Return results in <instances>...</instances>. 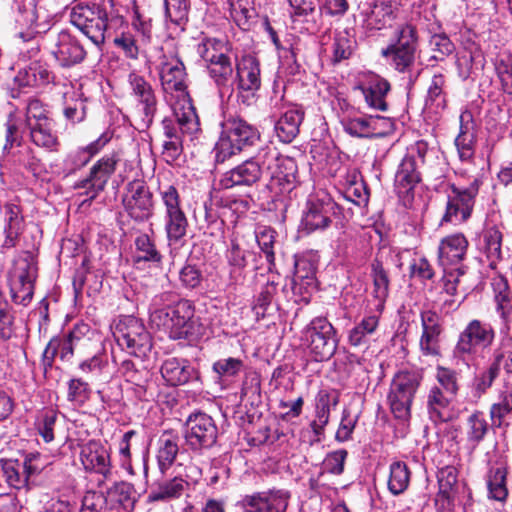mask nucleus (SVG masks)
Instances as JSON below:
<instances>
[{"label": "nucleus", "instance_id": "obj_1", "mask_svg": "<svg viewBox=\"0 0 512 512\" xmlns=\"http://www.w3.org/2000/svg\"><path fill=\"white\" fill-rule=\"evenodd\" d=\"M171 296L170 293H161L153 298L150 308L151 324L174 340L201 335L203 327L199 318L195 317L193 303L182 299L172 306H165Z\"/></svg>", "mask_w": 512, "mask_h": 512}, {"label": "nucleus", "instance_id": "obj_2", "mask_svg": "<svg viewBox=\"0 0 512 512\" xmlns=\"http://www.w3.org/2000/svg\"><path fill=\"white\" fill-rule=\"evenodd\" d=\"M158 194L163 206V225L170 248H180L186 243L189 221L183 208V202L176 186L161 184Z\"/></svg>", "mask_w": 512, "mask_h": 512}, {"label": "nucleus", "instance_id": "obj_3", "mask_svg": "<svg viewBox=\"0 0 512 512\" xmlns=\"http://www.w3.org/2000/svg\"><path fill=\"white\" fill-rule=\"evenodd\" d=\"M258 130L241 118L229 117L221 123V134L215 145V161L224 163L259 140Z\"/></svg>", "mask_w": 512, "mask_h": 512}, {"label": "nucleus", "instance_id": "obj_4", "mask_svg": "<svg viewBox=\"0 0 512 512\" xmlns=\"http://www.w3.org/2000/svg\"><path fill=\"white\" fill-rule=\"evenodd\" d=\"M483 184L482 176L475 174L466 177V173L459 174V183L451 184V193L448 194L446 210L441 222L461 224L472 213L475 198L480 186Z\"/></svg>", "mask_w": 512, "mask_h": 512}, {"label": "nucleus", "instance_id": "obj_5", "mask_svg": "<svg viewBox=\"0 0 512 512\" xmlns=\"http://www.w3.org/2000/svg\"><path fill=\"white\" fill-rule=\"evenodd\" d=\"M37 277V254L32 251H22L13 259L7 272L11 296L15 303L24 306L30 303Z\"/></svg>", "mask_w": 512, "mask_h": 512}, {"label": "nucleus", "instance_id": "obj_6", "mask_svg": "<svg viewBox=\"0 0 512 512\" xmlns=\"http://www.w3.org/2000/svg\"><path fill=\"white\" fill-rule=\"evenodd\" d=\"M422 375L416 370L398 371L390 384L387 403L394 418L408 423L411 417V405L421 384Z\"/></svg>", "mask_w": 512, "mask_h": 512}, {"label": "nucleus", "instance_id": "obj_7", "mask_svg": "<svg viewBox=\"0 0 512 512\" xmlns=\"http://www.w3.org/2000/svg\"><path fill=\"white\" fill-rule=\"evenodd\" d=\"M276 157V148L266 146L261 148L258 153L226 171L219 180L221 189H232L235 187H251L256 184L265 171V165Z\"/></svg>", "mask_w": 512, "mask_h": 512}, {"label": "nucleus", "instance_id": "obj_8", "mask_svg": "<svg viewBox=\"0 0 512 512\" xmlns=\"http://www.w3.org/2000/svg\"><path fill=\"white\" fill-rule=\"evenodd\" d=\"M496 331L490 323L472 319L460 332L454 347V356L464 361L472 360L480 350L491 347Z\"/></svg>", "mask_w": 512, "mask_h": 512}, {"label": "nucleus", "instance_id": "obj_9", "mask_svg": "<svg viewBox=\"0 0 512 512\" xmlns=\"http://www.w3.org/2000/svg\"><path fill=\"white\" fill-rule=\"evenodd\" d=\"M183 436L187 449L200 456L216 444L218 428L211 416L197 412L187 418Z\"/></svg>", "mask_w": 512, "mask_h": 512}, {"label": "nucleus", "instance_id": "obj_10", "mask_svg": "<svg viewBox=\"0 0 512 512\" xmlns=\"http://www.w3.org/2000/svg\"><path fill=\"white\" fill-rule=\"evenodd\" d=\"M303 339L313 360L330 359L336 352L338 340L336 330L325 317H315L303 329Z\"/></svg>", "mask_w": 512, "mask_h": 512}, {"label": "nucleus", "instance_id": "obj_11", "mask_svg": "<svg viewBox=\"0 0 512 512\" xmlns=\"http://www.w3.org/2000/svg\"><path fill=\"white\" fill-rule=\"evenodd\" d=\"M113 335L120 347L136 357H145L152 348L149 332L134 316L122 317L116 324Z\"/></svg>", "mask_w": 512, "mask_h": 512}, {"label": "nucleus", "instance_id": "obj_12", "mask_svg": "<svg viewBox=\"0 0 512 512\" xmlns=\"http://www.w3.org/2000/svg\"><path fill=\"white\" fill-rule=\"evenodd\" d=\"M70 22L96 46L99 47L105 42L108 14L104 8L78 4L70 12Z\"/></svg>", "mask_w": 512, "mask_h": 512}, {"label": "nucleus", "instance_id": "obj_13", "mask_svg": "<svg viewBox=\"0 0 512 512\" xmlns=\"http://www.w3.org/2000/svg\"><path fill=\"white\" fill-rule=\"evenodd\" d=\"M270 172L268 189L277 196L290 194L298 184V167L296 161L288 156H282L276 150V157L265 165Z\"/></svg>", "mask_w": 512, "mask_h": 512}, {"label": "nucleus", "instance_id": "obj_14", "mask_svg": "<svg viewBox=\"0 0 512 512\" xmlns=\"http://www.w3.org/2000/svg\"><path fill=\"white\" fill-rule=\"evenodd\" d=\"M173 111L175 120L165 118L162 121L166 141L182 140V136H194L200 131L199 118L191 101H179Z\"/></svg>", "mask_w": 512, "mask_h": 512}, {"label": "nucleus", "instance_id": "obj_15", "mask_svg": "<svg viewBox=\"0 0 512 512\" xmlns=\"http://www.w3.org/2000/svg\"><path fill=\"white\" fill-rule=\"evenodd\" d=\"M128 84L140 116L139 129H147L153 123L157 111L155 91L143 76L134 72L128 75Z\"/></svg>", "mask_w": 512, "mask_h": 512}, {"label": "nucleus", "instance_id": "obj_16", "mask_svg": "<svg viewBox=\"0 0 512 512\" xmlns=\"http://www.w3.org/2000/svg\"><path fill=\"white\" fill-rule=\"evenodd\" d=\"M291 494L285 489H270L246 494L236 502L242 512H286Z\"/></svg>", "mask_w": 512, "mask_h": 512}, {"label": "nucleus", "instance_id": "obj_17", "mask_svg": "<svg viewBox=\"0 0 512 512\" xmlns=\"http://www.w3.org/2000/svg\"><path fill=\"white\" fill-rule=\"evenodd\" d=\"M122 203L128 216L136 222H145L153 215V196L142 180L127 184Z\"/></svg>", "mask_w": 512, "mask_h": 512}, {"label": "nucleus", "instance_id": "obj_18", "mask_svg": "<svg viewBox=\"0 0 512 512\" xmlns=\"http://www.w3.org/2000/svg\"><path fill=\"white\" fill-rule=\"evenodd\" d=\"M469 242L463 233H453L443 237L437 249V262L443 269H466L463 264Z\"/></svg>", "mask_w": 512, "mask_h": 512}, {"label": "nucleus", "instance_id": "obj_19", "mask_svg": "<svg viewBox=\"0 0 512 512\" xmlns=\"http://www.w3.org/2000/svg\"><path fill=\"white\" fill-rule=\"evenodd\" d=\"M422 333L419 348L424 356L440 355V336L444 331L442 316L432 309L420 312Z\"/></svg>", "mask_w": 512, "mask_h": 512}, {"label": "nucleus", "instance_id": "obj_20", "mask_svg": "<svg viewBox=\"0 0 512 512\" xmlns=\"http://www.w3.org/2000/svg\"><path fill=\"white\" fill-rule=\"evenodd\" d=\"M340 214V206L329 196L310 201L302 219L304 229L311 233L324 230L331 224L332 217Z\"/></svg>", "mask_w": 512, "mask_h": 512}, {"label": "nucleus", "instance_id": "obj_21", "mask_svg": "<svg viewBox=\"0 0 512 512\" xmlns=\"http://www.w3.org/2000/svg\"><path fill=\"white\" fill-rule=\"evenodd\" d=\"M186 71L183 62L178 57L166 59L161 64L160 80L163 90L167 94L177 93L182 103L190 101L187 92Z\"/></svg>", "mask_w": 512, "mask_h": 512}, {"label": "nucleus", "instance_id": "obj_22", "mask_svg": "<svg viewBox=\"0 0 512 512\" xmlns=\"http://www.w3.org/2000/svg\"><path fill=\"white\" fill-rule=\"evenodd\" d=\"M118 158L116 155H105L99 159L91 168L89 177L75 185V188L87 189L86 195L94 199L104 190L108 180L116 169Z\"/></svg>", "mask_w": 512, "mask_h": 512}, {"label": "nucleus", "instance_id": "obj_23", "mask_svg": "<svg viewBox=\"0 0 512 512\" xmlns=\"http://www.w3.org/2000/svg\"><path fill=\"white\" fill-rule=\"evenodd\" d=\"M396 11L393 0H376L361 11L362 26L371 32L388 28L396 18Z\"/></svg>", "mask_w": 512, "mask_h": 512}, {"label": "nucleus", "instance_id": "obj_24", "mask_svg": "<svg viewBox=\"0 0 512 512\" xmlns=\"http://www.w3.org/2000/svg\"><path fill=\"white\" fill-rule=\"evenodd\" d=\"M234 83L239 93L254 94L261 86L259 60L251 54H245L235 61Z\"/></svg>", "mask_w": 512, "mask_h": 512}, {"label": "nucleus", "instance_id": "obj_25", "mask_svg": "<svg viewBox=\"0 0 512 512\" xmlns=\"http://www.w3.org/2000/svg\"><path fill=\"white\" fill-rule=\"evenodd\" d=\"M80 460L86 471L111 476V461L108 450L99 442L89 441L80 447Z\"/></svg>", "mask_w": 512, "mask_h": 512}, {"label": "nucleus", "instance_id": "obj_26", "mask_svg": "<svg viewBox=\"0 0 512 512\" xmlns=\"http://www.w3.org/2000/svg\"><path fill=\"white\" fill-rule=\"evenodd\" d=\"M485 63L484 53L477 43L470 40L462 43V48L457 53L455 62L458 76L462 80H466L483 70Z\"/></svg>", "mask_w": 512, "mask_h": 512}, {"label": "nucleus", "instance_id": "obj_27", "mask_svg": "<svg viewBox=\"0 0 512 512\" xmlns=\"http://www.w3.org/2000/svg\"><path fill=\"white\" fill-rule=\"evenodd\" d=\"M160 372L171 386L184 385L199 378L198 371L184 358L170 357L164 360Z\"/></svg>", "mask_w": 512, "mask_h": 512}, {"label": "nucleus", "instance_id": "obj_28", "mask_svg": "<svg viewBox=\"0 0 512 512\" xmlns=\"http://www.w3.org/2000/svg\"><path fill=\"white\" fill-rule=\"evenodd\" d=\"M418 160L403 156L394 175V189L399 197L406 196L421 182Z\"/></svg>", "mask_w": 512, "mask_h": 512}, {"label": "nucleus", "instance_id": "obj_29", "mask_svg": "<svg viewBox=\"0 0 512 512\" xmlns=\"http://www.w3.org/2000/svg\"><path fill=\"white\" fill-rule=\"evenodd\" d=\"M483 411L475 410L463 422V440L471 450H475L487 438L491 428Z\"/></svg>", "mask_w": 512, "mask_h": 512}, {"label": "nucleus", "instance_id": "obj_30", "mask_svg": "<svg viewBox=\"0 0 512 512\" xmlns=\"http://www.w3.org/2000/svg\"><path fill=\"white\" fill-rule=\"evenodd\" d=\"M358 89L364 95L366 104L375 110L386 111L388 108L386 96L390 91L389 82L376 74H370Z\"/></svg>", "mask_w": 512, "mask_h": 512}, {"label": "nucleus", "instance_id": "obj_31", "mask_svg": "<svg viewBox=\"0 0 512 512\" xmlns=\"http://www.w3.org/2000/svg\"><path fill=\"white\" fill-rule=\"evenodd\" d=\"M382 312L366 307V314L347 333L348 344L352 347L368 346L370 338L376 333Z\"/></svg>", "mask_w": 512, "mask_h": 512}, {"label": "nucleus", "instance_id": "obj_32", "mask_svg": "<svg viewBox=\"0 0 512 512\" xmlns=\"http://www.w3.org/2000/svg\"><path fill=\"white\" fill-rule=\"evenodd\" d=\"M372 290L368 300L367 308H372L375 312H382L389 295L390 280L388 272L384 269L379 260L373 261L371 265Z\"/></svg>", "mask_w": 512, "mask_h": 512}, {"label": "nucleus", "instance_id": "obj_33", "mask_svg": "<svg viewBox=\"0 0 512 512\" xmlns=\"http://www.w3.org/2000/svg\"><path fill=\"white\" fill-rule=\"evenodd\" d=\"M476 129L472 113L464 111L460 115V130L455 145L461 161H470L474 157Z\"/></svg>", "mask_w": 512, "mask_h": 512}, {"label": "nucleus", "instance_id": "obj_34", "mask_svg": "<svg viewBox=\"0 0 512 512\" xmlns=\"http://www.w3.org/2000/svg\"><path fill=\"white\" fill-rule=\"evenodd\" d=\"M2 470L8 485L20 489L27 486L30 476L37 474L40 468L32 463L31 458H26L23 462L2 460Z\"/></svg>", "mask_w": 512, "mask_h": 512}, {"label": "nucleus", "instance_id": "obj_35", "mask_svg": "<svg viewBox=\"0 0 512 512\" xmlns=\"http://www.w3.org/2000/svg\"><path fill=\"white\" fill-rule=\"evenodd\" d=\"M303 119L304 111L302 108L296 105L287 107L275 122L276 136L283 143H291L299 134Z\"/></svg>", "mask_w": 512, "mask_h": 512}, {"label": "nucleus", "instance_id": "obj_36", "mask_svg": "<svg viewBox=\"0 0 512 512\" xmlns=\"http://www.w3.org/2000/svg\"><path fill=\"white\" fill-rule=\"evenodd\" d=\"M455 398L441 390V387L432 386L427 395V410L433 422H448L453 418L451 404Z\"/></svg>", "mask_w": 512, "mask_h": 512}, {"label": "nucleus", "instance_id": "obj_37", "mask_svg": "<svg viewBox=\"0 0 512 512\" xmlns=\"http://www.w3.org/2000/svg\"><path fill=\"white\" fill-rule=\"evenodd\" d=\"M507 473V466L503 461H495L490 464L486 475L489 499L501 503L506 501L508 497Z\"/></svg>", "mask_w": 512, "mask_h": 512}, {"label": "nucleus", "instance_id": "obj_38", "mask_svg": "<svg viewBox=\"0 0 512 512\" xmlns=\"http://www.w3.org/2000/svg\"><path fill=\"white\" fill-rule=\"evenodd\" d=\"M502 233L496 227H488L482 231L477 241V248L484 254L491 269H496L501 259Z\"/></svg>", "mask_w": 512, "mask_h": 512}, {"label": "nucleus", "instance_id": "obj_39", "mask_svg": "<svg viewBox=\"0 0 512 512\" xmlns=\"http://www.w3.org/2000/svg\"><path fill=\"white\" fill-rule=\"evenodd\" d=\"M447 90L446 76L442 73L434 74L427 88L425 109L436 114L444 111L447 107Z\"/></svg>", "mask_w": 512, "mask_h": 512}, {"label": "nucleus", "instance_id": "obj_40", "mask_svg": "<svg viewBox=\"0 0 512 512\" xmlns=\"http://www.w3.org/2000/svg\"><path fill=\"white\" fill-rule=\"evenodd\" d=\"M489 417L494 428L508 425L505 421L512 417V385L506 384L498 391L496 400L489 408Z\"/></svg>", "mask_w": 512, "mask_h": 512}, {"label": "nucleus", "instance_id": "obj_41", "mask_svg": "<svg viewBox=\"0 0 512 512\" xmlns=\"http://www.w3.org/2000/svg\"><path fill=\"white\" fill-rule=\"evenodd\" d=\"M179 452V436L172 431H165L158 440L157 463L161 474L165 475L171 468Z\"/></svg>", "mask_w": 512, "mask_h": 512}, {"label": "nucleus", "instance_id": "obj_42", "mask_svg": "<svg viewBox=\"0 0 512 512\" xmlns=\"http://www.w3.org/2000/svg\"><path fill=\"white\" fill-rule=\"evenodd\" d=\"M248 251L243 249L236 239H231L226 251V259L229 265V280L231 284L238 285L245 279Z\"/></svg>", "mask_w": 512, "mask_h": 512}, {"label": "nucleus", "instance_id": "obj_43", "mask_svg": "<svg viewBox=\"0 0 512 512\" xmlns=\"http://www.w3.org/2000/svg\"><path fill=\"white\" fill-rule=\"evenodd\" d=\"M491 285L496 302V311L500 318L507 322L512 311V289L508 280L502 275L494 276Z\"/></svg>", "mask_w": 512, "mask_h": 512}, {"label": "nucleus", "instance_id": "obj_44", "mask_svg": "<svg viewBox=\"0 0 512 512\" xmlns=\"http://www.w3.org/2000/svg\"><path fill=\"white\" fill-rule=\"evenodd\" d=\"M209 77L221 89H229L234 83L235 66L227 55L206 64Z\"/></svg>", "mask_w": 512, "mask_h": 512}, {"label": "nucleus", "instance_id": "obj_45", "mask_svg": "<svg viewBox=\"0 0 512 512\" xmlns=\"http://www.w3.org/2000/svg\"><path fill=\"white\" fill-rule=\"evenodd\" d=\"M189 483L182 477H174L170 480L158 483L149 493L148 500L168 501L180 498L187 490Z\"/></svg>", "mask_w": 512, "mask_h": 512}, {"label": "nucleus", "instance_id": "obj_46", "mask_svg": "<svg viewBox=\"0 0 512 512\" xmlns=\"http://www.w3.org/2000/svg\"><path fill=\"white\" fill-rule=\"evenodd\" d=\"M52 75L45 65L33 62L24 69H21L15 76V82L20 87H39L48 84Z\"/></svg>", "mask_w": 512, "mask_h": 512}, {"label": "nucleus", "instance_id": "obj_47", "mask_svg": "<svg viewBox=\"0 0 512 512\" xmlns=\"http://www.w3.org/2000/svg\"><path fill=\"white\" fill-rule=\"evenodd\" d=\"M356 46V39L349 30L336 31L330 48L332 63L338 64L348 60L353 55Z\"/></svg>", "mask_w": 512, "mask_h": 512}, {"label": "nucleus", "instance_id": "obj_48", "mask_svg": "<svg viewBox=\"0 0 512 512\" xmlns=\"http://www.w3.org/2000/svg\"><path fill=\"white\" fill-rule=\"evenodd\" d=\"M5 225L4 235L5 238L2 243L3 248H13L16 246L18 237L22 229V217L20 210L15 205L5 206Z\"/></svg>", "mask_w": 512, "mask_h": 512}, {"label": "nucleus", "instance_id": "obj_49", "mask_svg": "<svg viewBox=\"0 0 512 512\" xmlns=\"http://www.w3.org/2000/svg\"><path fill=\"white\" fill-rule=\"evenodd\" d=\"M501 338L493 350V361L490 366L498 374L503 368L507 374H512V336L508 332L501 331Z\"/></svg>", "mask_w": 512, "mask_h": 512}, {"label": "nucleus", "instance_id": "obj_50", "mask_svg": "<svg viewBox=\"0 0 512 512\" xmlns=\"http://www.w3.org/2000/svg\"><path fill=\"white\" fill-rule=\"evenodd\" d=\"M375 120L370 116L351 117L345 116L340 123L343 130L352 137L373 138L375 136Z\"/></svg>", "mask_w": 512, "mask_h": 512}, {"label": "nucleus", "instance_id": "obj_51", "mask_svg": "<svg viewBox=\"0 0 512 512\" xmlns=\"http://www.w3.org/2000/svg\"><path fill=\"white\" fill-rule=\"evenodd\" d=\"M415 52L416 51L390 44L381 51V54L397 71L405 72L414 64Z\"/></svg>", "mask_w": 512, "mask_h": 512}, {"label": "nucleus", "instance_id": "obj_52", "mask_svg": "<svg viewBox=\"0 0 512 512\" xmlns=\"http://www.w3.org/2000/svg\"><path fill=\"white\" fill-rule=\"evenodd\" d=\"M410 470L402 461L393 462L390 465L388 489L393 495L402 494L409 486Z\"/></svg>", "mask_w": 512, "mask_h": 512}, {"label": "nucleus", "instance_id": "obj_53", "mask_svg": "<svg viewBox=\"0 0 512 512\" xmlns=\"http://www.w3.org/2000/svg\"><path fill=\"white\" fill-rule=\"evenodd\" d=\"M226 51L227 42L216 38L204 39L197 48L198 54L206 64L227 56Z\"/></svg>", "mask_w": 512, "mask_h": 512}, {"label": "nucleus", "instance_id": "obj_54", "mask_svg": "<svg viewBox=\"0 0 512 512\" xmlns=\"http://www.w3.org/2000/svg\"><path fill=\"white\" fill-rule=\"evenodd\" d=\"M107 142L108 138L102 135L86 147L71 153L69 161L73 166L72 170H76L86 165L90 159L107 144Z\"/></svg>", "mask_w": 512, "mask_h": 512}, {"label": "nucleus", "instance_id": "obj_55", "mask_svg": "<svg viewBox=\"0 0 512 512\" xmlns=\"http://www.w3.org/2000/svg\"><path fill=\"white\" fill-rule=\"evenodd\" d=\"M435 378L437 384L434 386L441 387L443 392L447 393L453 398H456L460 389L459 373L457 371L451 368L438 366L436 368Z\"/></svg>", "mask_w": 512, "mask_h": 512}, {"label": "nucleus", "instance_id": "obj_56", "mask_svg": "<svg viewBox=\"0 0 512 512\" xmlns=\"http://www.w3.org/2000/svg\"><path fill=\"white\" fill-rule=\"evenodd\" d=\"M276 231L269 226H258L255 230V238L259 248L264 253L269 266L274 265L275 253L274 243L276 239Z\"/></svg>", "mask_w": 512, "mask_h": 512}, {"label": "nucleus", "instance_id": "obj_57", "mask_svg": "<svg viewBox=\"0 0 512 512\" xmlns=\"http://www.w3.org/2000/svg\"><path fill=\"white\" fill-rule=\"evenodd\" d=\"M347 183L348 185L343 191V197L358 206L366 204L369 193L363 181L358 179V174L355 171L349 175Z\"/></svg>", "mask_w": 512, "mask_h": 512}, {"label": "nucleus", "instance_id": "obj_58", "mask_svg": "<svg viewBox=\"0 0 512 512\" xmlns=\"http://www.w3.org/2000/svg\"><path fill=\"white\" fill-rule=\"evenodd\" d=\"M25 116L29 129L52 121L49 117L48 109L38 99H30L28 101Z\"/></svg>", "mask_w": 512, "mask_h": 512}, {"label": "nucleus", "instance_id": "obj_59", "mask_svg": "<svg viewBox=\"0 0 512 512\" xmlns=\"http://www.w3.org/2000/svg\"><path fill=\"white\" fill-rule=\"evenodd\" d=\"M339 402L336 392L321 390L316 397V418L319 423H327L330 418L331 407H335Z\"/></svg>", "mask_w": 512, "mask_h": 512}, {"label": "nucleus", "instance_id": "obj_60", "mask_svg": "<svg viewBox=\"0 0 512 512\" xmlns=\"http://www.w3.org/2000/svg\"><path fill=\"white\" fill-rule=\"evenodd\" d=\"M394 43L391 45L416 51L418 45V33L416 27L411 23H404L395 30Z\"/></svg>", "mask_w": 512, "mask_h": 512}, {"label": "nucleus", "instance_id": "obj_61", "mask_svg": "<svg viewBox=\"0 0 512 512\" xmlns=\"http://www.w3.org/2000/svg\"><path fill=\"white\" fill-rule=\"evenodd\" d=\"M135 246L138 253V260L159 263L162 256L157 250L155 243L147 234H140L135 239Z\"/></svg>", "mask_w": 512, "mask_h": 512}, {"label": "nucleus", "instance_id": "obj_62", "mask_svg": "<svg viewBox=\"0 0 512 512\" xmlns=\"http://www.w3.org/2000/svg\"><path fill=\"white\" fill-rule=\"evenodd\" d=\"M496 75L504 93L512 95V55L507 54L495 62Z\"/></svg>", "mask_w": 512, "mask_h": 512}, {"label": "nucleus", "instance_id": "obj_63", "mask_svg": "<svg viewBox=\"0 0 512 512\" xmlns=\"http://www.w3.org/2000/svg\"><path fill=\"white\" fill-rule=\"evenodd\" d=\"M166 19L175 26H182L188 20V5L186 0H165Z\"/></svg>", "mask_w": 512, "mask_h": 512}, {"label": "nucleus", "instance_id": "obj_64", "mask_svg": "<svg viewBox=\"0 0 512 512\" xmlns=\"http://www.w3.org/2000/svg\"><path fill=\"white\" fill-rule=\"evenodd\" d=\"M30 137L33 143L40 147L53 149L58 145L57 138L52 130V121L30 128Z\"/></svg>", "mask_w": 512, "mask_h": 512}]
</instances>
